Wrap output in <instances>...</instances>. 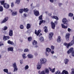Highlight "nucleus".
Masks as SVG:
<instances>
[{"label": "nucleus", "mask_w": 74, "mask_h": 74, "mask_svg": "<svg viewBox=\"0 0 74 74\" xmlns=\"http://www.w3.org/2000/svg\"><path fill=\"white\" fill-rule=\"evenodd\" d=\"M53 19H58V17L57 16H51Z\"/></svg>", "instance_id": "30"}, {"label": "nucleus", "mask_w": 74, "mask_h": 74, "mask_svg": "<svg viewBox=\"0 0 74 74\" xmlns=\"http://www.w3.org/2000/svg\"><path fill=\"white\" fill-rule=\"evenodd\" d=\"M35 34L37 36V30H35Z\"/></svg>", "instance_id": "50"}, {"label": "nucleus", "mask_w": 74, "mask_h": 74, "mask_svg": "<svg viewBox=\"0 0 74 74\" xmlns=\"http://www.w3.org/2000/svg\"><path fill=\"white\" fill-rule=\"evenodd\" d=\"M74 49L73 47L71 48L67 51V53L68 54L71 53L72 56L74 57Z\"/></svg>", "instance_id": "2"}, {"label": "nucleus", "mask_w": 74, "mask_h": 74, "mask_svg": "<svg viewBox=\"0 0 74 74\" xmlns=\"http://www.w3.org/2000/svg\"><path fill=\"white\" fill-rule=\"evenodd\" d=\"M35 56H37L38 54H37V52L35 53L34 54Z\"/></svg>", "instance_id": "54"}, {"label": "nucleus", "mask_w": 74, "mask_h": 74, "mask_svg": "<svg viewBox=\"0 0 74 74\" xmlns=\"http://www.w3.org/2000/svg\"><path fill=\"white\" fill-rule=\"evenodd\" d=\"M42 64L40 63H38V64H37V69L38 70H40L41 69V64Z\"/></svg>", "instance_id": "11"}, {"label": "nucleus", "mask_w": 74, "mask_h": 74, "mask_svg": "<svg viewBox=\"0 0 74 74\" xmlns=\"http://www.w3.org/2000/svg\"><path fill=\"white\" fill-rule=\"evenodd\" d=\"M23 11H24V10L23 9H20L19 11V12L20 13V14H21V13H22V12H23Z\"/></svg>", "instance_id": "31"}, {"label": "nucleus", "mask_w": 74, "mask_h": 74, "mask_svg": "<svg viewBox=\"0 0 74 74\" xmlns=\"http://www.w3.org/2000/svg\"><path fill=\"white\" fill-rule=\"evenodd\" d=\"M64 61L65 64H68V62H69V60L67 58H65L64 60Z\"/></svg>", "instance_id": "18"}, {"label": "nucleus", "mask_w": 74, "mask_h": 74, "mask_svg": "<svg viewBox=\"0 0 74 74\" xmlns=\"http://www.w3.org/2000/svg\"><path fill=\"white\" fill-rule=\"evenodd\" d=\"M10 39V37L9 36H3V40L4 41H6Z\"/></svg>", "instance_id": "7"}, {"label": "nucleus", "mask_w": 74, "mask_h": 74, "mask_svg": "<svg viewBox=\"0 0 74 74\" xmlns=\"http://www.w3.org/2000/svg\"><path fill=\"white\" fill-rule=\"evenodd\" d=\"M44 29H45L44 32L45 33L48 32V29H47V27L45 26L44 27Z\"/></svg>", "instance_id": "25"}, {"label": "nucleus", "mask_w": 74, "mask_h": 74, "mask_svg": "<svg viewBox=\"0 0 74 74\" xmlns=\"http://www.w3.org/2000/svg\"><path fill=\"white\" fill-rule=\"evenodd\" d=\"M23 60H20V63L21 64H22V63H23Z\"/></svg>", "instance_id": "47"}, {"label": "nucleus", "mask_w": 74, "mask_h": 74, "mask_svg": "<svg viewBox=\"0 0 74 74\" xmlns=\"http://www.w3.org/2000/svg\"><path fill=\"white\" fill-rule=\"evenodd\" d=\"M46 51L45 52V53L46 55L47 56V55H48V54H47V52H48V53L50 52V51H51V49L49 48H46Z\"/></svg>", "instance_id": "10"}, {"label": "nucleus", "mask_w": 74, "mask_h": 74, "mask_svg": "<svg viewBox=\"0 0 74 74\" xmlns=\"http://www.w3.org/2000/svg\"><path fill=\"white\" fill-rule=\"evenodd\" d=\"M57 41V42L59 43H60L62 41V38H61V37H60V36H59L58 37Z\"/></svg>", "instance_id": "13"}, {"label": "nucleus", "mask_w": 74, "mask_h": 74, "mask_svg": "<svg viewBox=\"0 0 74 74\" xmlns=\"http://www.w3.org/2000/svg\"><path fill=\"white\" fill-rule=\"evenodd\" d=\"M32 40V37H30L28 38V41H31Z\"/></svg>", "instance_id": "33"}, {"label": "nucleus", "mask_w": 74, "mask_h": 74, "mask_svg": "<svg viewBox=\"0 0 74 74\" xmlns=\"http://www.w3.org/2000/svg\"><path fill=\"white\" fill-rule=\"evenodd\" d=\"M8 20V19H4L1 22V23H5V22H6V21H7Z\"/></svg>", "instance_id": "27"}, {"label": "nucleus", "mask_w": 74, "mask_h": 74, "mask_svg": "<svg viewBox=\"0 0 74 74\" xmlns=\"http://www.w3.org/2000/svg\"><path fill=\"white\" fill-rule=\"evenodd\" d=\"M34 14L36 16H38V15H39L40 14V13H39V12H38V11H37L36 10H34Z\"/></svg>", "instance_id": "6"}, {"label": "nucleus", "mask_w": 74, "mask_h": 74, "mask_svg": "<svg viewBox=\"0 0 74 74\" xmlns=\"http://www.w3.org/2000/svg\"><path fill=\"white\" fill-rule=\"evenodd\" d=\"M42 15H41L39 17V19H42Z\"/></svg>", "instance_id": "49"}, {"label": "nucleus", "mask_w": 74, "mask_h": 74, "mask_svg": "<svg viewBox=\"0 0 74 74\" xmlns=\"http://www.w3.org/2000/svg\"><path fill=\"white\" fill-rule=\"evenodd\" d=\"M70 34L69 33L67 34L66 35L65 37L66 40L67 41H69V38H70Z\"/></svg>", "instance_id": "12"}, {"label": "nucleus", "mask_w": 74, "mask_h": 74, "mask_svg": "<svg viewBox=\"0 0 74 74\" xmlns=\"http://www.w3.org/2000/svg\"><path fill=\"white\" fill-rule=\"evenodd\" d=\"M44 22L43 20H42L41 21H40L39 23V25H41L42 23H43V22Z\"/></svg>", "instance_id": "42"}, {"label": "nucleus", "mask_w": 74, "mask_h": 74, "mask_svg": "<svg viewBox=\"0 0 74 74\" xmlns=\"http://www.w3.org/2000/svg\"><path fill=\"white\" fill-rule=\"evenodd\" d=\"M8 74H12L11 72H9L8 73Z\"/></svg>", "instance_id": "59"}, {"label": "nucleus", "mask_w": 74, "mask_h": 74, "mask_svg": "<svg viewBox=\"0 0 74 74\" xmlns=\"http://www.w3.org/2000/svg\"><path fill=\"white\" fill-rule=\"evenodd\" d=\"M32 5H33V3H32V4L31 5V6H32Z\"/></svg>", "instance_id": "62"}, {"label": "nucleus", "mask_w": 74, "mask_h": 74, "mask_svg": "<svg viewBox=\"0 0 74 74\" xmlns=\"http://www.w3.org/2000/svg\"><path fill=\"white\" fill-rule=\"evenodd\" d=\"M73 14L71 13H69L68 15L69 16H73Z\"/></svg>", "instance_id": "36"}, {"label": "nucleus", "mask_w": 74, "mask_h": 74, "mask_svg": "<svg viewBox=\"0 0 74 74\" xmlns=\"http://www.w3.org/2000/svg\"><path fill=\"white\" fill-rule=\"evenodd\" d=\"M45 73L48 74L49 73V70H48V69H45Z\"/></svg>", "instance_id": "29"}, {"label": "nucleus", "mask_w": 74, "mask_h": 74, "mask_svg": "<svg viewBox=\"0 0 74 74\" xmlns=\"http://www.w3.org/2000/svg\"><path fill=\"white\" fill-rule=\"evenodd\" d=\"M32 44L34 45H36L37 44V42L35 40L32 42Z\"/></svg>", "instance_id": "26"}, {"label": "nucleus", "mask_w": 74, "mask_h": 74, "mask_svg": "<svg viewBox=\"0 0 74 74\" xmlns=\"http://www.w3.org/2000/svg\"><path fill=\"white\" fill-rule=\"evenodd\" d=\"M11 6L12 7L14 6V3H11Z\"/></svg>", "instance_id": "52"}, {"label": "nucleus", "mask_w": 74, "mask_h": 74, "mask_svg": "<svg viewBox=\"0 0 74 74\" xmlns=\"http://www.w3.org/2000/svg\"><path fill=\"white\" fill-rule=\"evenodd\" d=\"M69 74V72L68 71H66V70H63L61 73V74Z\"/></svg>", "instance_id": "19"}, {"label": "nucleus", "mask_w": 74, "mask_h": 74, "mask_svg": "<svg viewBox=\"0 0 74 74\" xmlns=\"http://www.w3.org/2000/svg\"><path fill=\"white\" fill-rule=\"evenodd\" d=\"M40 39L41 42H42L44 41V37H40Z\"/></svg>", "instance_id": "28"}, {"label": "nucleus", "mask_w": 74, "mask_h": 74, "mask_svg": "<svg viewBox=\"0 0 74 74\" xmlns=\"http://www.w3.org/2000/svg\"><path fill=\"white\" fill-rule=\"evenodd\" d=\"M30 27H31V25H30V24L29 23L27 24L26 26V28L27 29H30Z\"/></svg>", "instance_id": "21"}, {"label": "nucleus", "mask_w": 74, "mask_h": 74, "mask_svg": "<svg viewBox=\"0 0 74 74\" xmlns=\"http://www.w3.org/2000/svg\"><path fill=\"white\" fill-rule=\"evenodd\" d=\"M29 66H28V65H26L25 67V69L27 70V69H29Z\"/></svg>", "instance_id": "43"}, {"label": "nucleus", "mask_w": 74, "mask_h": 74, "mask_svg": "<svg viewBox=\"0 0 74 74\" xmlns=\"http://www.w3.org/2000/svg\"><path fill=\"white\" fill-rule=\"evenodd\" d=\"M71 29L70 28H68V31L69 32H71Z\"/></svg>", "instance_id": "48"}, {"label": "nucleus", "mask_w": 74, "mask_h": 74, "mask_svg": "<svg viewBox=\"0 0 74 74\" xmlns=\"http://www.w3.org/2000/svg\"><path fill=\"white\" fill-rule=\"evenodd\" d=\"M3 45V44H0V47H1V46L2 45Z\"/></svg>", "instance_id": "56"}, {"label": "nucleus", "mask_w": 74, "mask_h": 74, "mask_svg": "<svg viewBox=\"0 0 74 74\" xmlns=\"http://www.w3.org/2000/svg\"><path fill=\"white\" fill-rule=\"evenodd\" d=\"M3 11V8L2 6H1L0 7V11Z\"/></svg>", "instance_id": "45"}, {"label": "nucleus", "mask_w": 74, "mask_h": 74, "mask_svg": "<svg viewBox=\"0 0 74 74\" xmlns=\"http://www.w3.org/2000/svg\"><path fill=\"white\" fill-rule=\"evenodd\" d=\"M51 28H52L53 29H55V28L56 27L55 24L53 23V22L51 21Z\"/></svg>", "instance_id": "8"}, {"label": "nucleus", "mask_w": 74, "mask_h": 74, "mask_svg": "<svg viewBox=\"0 0 74 74\" xmlns=\"http://www.w3.org/2000/svg\"><path fill=\"white\" fill-rule=\"evenodd\" d=\"M41 30H38V31L37 32V36H39V34H40V33H41Z\"/></svg>", "instance_id": "32"}, {"label": "nucleus", "mask_w": 74, "mask_h": 74, "mask_svg": "<svg viewBox=\"0 0 74 74\" xmlns=\"http://www.w3.org/2000/svg\"><path fill=\"white\" fill-rule=\"evenodd\" d=\"M40 71H38V73L39 74H40V73H40Z\"/></svg>", "instance_id": "58"}, {"label": "nucleus", "mask_w": 74, "mask_h": 74, "mask_svg": "<svg viewBox=\"0 0 74 74\" xmlns=\"http://www.w3.org/2000/svg\"><path fill=\"white\" fill-rule=\"evenodd\" d=\"M5 1H1V5H3V7L5 8H6L7 9L9 7H10V5H9L5 3Z\"/></svg>", "instance_id": "3"}, {"label": "nucleus", "mask_w": 74, "mask_h": 74, "mask_svg": "<svg viewBox=\"0 0 74 74\" xmlns=\"http://www.w3.org/2000/svg\"><path fill=\"white\" fill-rule=\"evenodd\" d=\"M72 72H71V74H74V69L72 68L71 69Z\"/></svg>", "instance_id": "35"}, {"label": "nucleus", "mask_w": 74, "mask_h": 74, "mask_svg": "<svg viewBox=\"0 0 74 74\" xmlns=\"http://www.w3.org/2000/svg\"><path fill=\"white\" fill-rule=\"evenodd\" d=\"M24 11L25 12H26L27 11H28V9L27 8H24Z\"/></svg>", "instance_id": "38"}, {"label": "nucleus", "mask_w": 74, "mask_h": 74, "mask_svg": "<svg viewBox=\"0 0 74 74\" xmlns=\"http://www.w3.org/2000/svg\"><path fill=\"white\" fill-rule=\"evenodd\" d=\"M40 62L41 64H44L47 62V59L45 58H41L40 60Z\"/></svg>", "instance_id": "4"}, {"label": "nucleus", "mask_w": 74, "mask_h": 74, "mask_svg": "<svg viewBox=\"0 0 74 74\" xmlns=\"http://www.w3.org/2000/svg\"><path fill=\"white\" fill-rule=\"evenodd\" d=\"M16 3L17 4H19L20 3V0H16Z\"/></svg>", "instance_id": "40"}, {"label": "nucleus", "mask_w": 74, "mask_h": 74, "mask_svg": "<svg viewBox=\"0 0 74 74\" xmlns=\"http://www.w3.org/2000/svg\"><path fill=\"white\" fill-rule=\"evenodd\" d=\"M37 45H36L35 46V47H36V48H37Z\"/></svg>", "instance_id": "63"}, {"label": "nucleus", "mask_w": 74, "mask_h": 74, "mask_svg": "<svg viewBox=\"0 0 74 74\" xmlns=\"http://www.w3.org/2000/svg\"><path fill=\"white\" fill-rule=\"evenodd\" d=\"M9 34L10 36H13V31L12 30H10L9 32Z\"/></svg>", "instance_id": "14"}, {"label": "nucleus", "mask_w": 74, "mask_h": 74, "mask_svg": "<svg viewBox=\"0 0 74 74\" xmlns=\"http://www.w3.org/2000/svg\"><path fill=\"white\" fill-rule=\"evenodd\" d=\"M27 57L28 58H30V59H32L33 58V56L32 54H28L27 55Z\"/></svg>", "instance_id": "22"}, {"label": "nucleus", "mask_w": 74, "mask_h": 74, "mask_svg": "<svg viewBox=\"0 0 74 74\" xmlns=\"http://www.w3.org/2000/svg\"><path fill=\"white\" fill-rule=\"evenodd\" d=\"M3 71L5 73H8V71L7 69H4L3 70Z\"/></svg>", "instance_id": "34"}, {"label": "nucleus", "mask_w": 74, "mask_h": 74, "mask_svg": "<svg viewBox=\"0 0 74 74\" xmlns=\"http://www.w3.org/2000/svg\"><path fill=\"white\" fill-rule=\"evenodd\" d=\"M51 48L52 50H54V49H55V46H51Z\"/></svg>", "instance_id": "44"}, {"label": "nucleus", "mask_w": 74, "mask_h": 74, "mask_svg": "<svg viewBox=\"0 0 74 74\" xmlns=\"http://www.w3.org/2000/svg\"><path fill=\"white\" fill-rule=\"evenodd\" d=\"M49 70H50V71H51L52 73H55V68H54L53 69H52L51 68V67H49Z\"/></svg>", "instance_id": "16"}, {"label": "nucleus", "mask_w": 74, "mask_h": 74, "mask_svg": "<svg viewBox=\"0 0 74 74\" xmlns=\"http://www.w3.org/2000/svg\"><path fill=\"white\" fill-rule=\"evenodd\" d=\"M24 52H29V50L28 49H25L24 51Z\"/></svg>", "instance_id": "41"}, {"label": "nucleus", "mask_w": 74, "mask_h": 74, "mask_svg": "<svg viewBox=\"0 0 74 74\" xmlns=\"http://www.w3.org/2000/svg\"><path fill=\"white\" fill-rule=\"evenodd\" d=\"M47 12H45L46 14H47Z\"/></svg>", "instance_id": "64"}, {"label": "nucleus", "mask_w": 74, "mask_h": 74, "mask_svg": "<svg viewBox=\"0 0 74 74\" xmlns=\"http://www.w3.org/2000/svg\"><path fill=\"white\" fill-rule=\"evenodd\" d=\"M25 56H26V54H22V56L23 59H25V58H26Z\"/></svg>", "instance_id": "39"}, {"label": "nucleus", "mask_w": 74, "mask_h": 74, "mask_svg": "<svg viewBox=\"0 0 74 74\" xmlns=\"http://www.w3.org/2000/svg\"><path fill=\"white\" fill-rule=\"evenodd\" d=\"M13 66L14 68L13 71L14 72L18 70V68H17V66H16V63H14V64H13Z\"/></svg>", "instance_id": "5"}, {"label": "nucleus", "mask_w": 74, "mask_h": 74, "mask_svg": "<svg viewBox=\"0 0 74 74\" xmlns=\"http://www.w3.org/2000/svg\"><path fill=\"white\" fill-rule=\"evenodd\" d=\"M8 43L9 44H10V45H14V43L13 41H11L10 40H8Z\"/></svg>", "instance_id": "17"}, {"label": "nucleus", "mask_w": 74, "mask_h": 74, "mask_svg": "<svg viewBox=\"0 0 74 74\" xmlns=\"http://www.w3.org/2000/svg\"><path fill=\"white\" fill-rule=\"evenodd\" d=\"M58 5L60 7L62 5V4L61 3H58Z\"/></svg>", "instance_id": "51"}, {"label": "nucleus", "mask_w": 74, "mask_h": 74, "mask_svg": "<svg viewBox=\"0 0 74 74\" xmlns=\"http://www.w3.org/2000/svg\"><path fill=\"white\" fill-rule=\"evenodd\" d=\"M8 51H11V52H12L13 51H14V47H11L8 48Z\"/></svg>", "instance_id": "15"}, {"label": "nucleus", "mask_w": 74, "mask_h": 74, "mask_svg": "<svg viewBox=\"0 0 74 74\" xmlns=\"http://www.w3.org/2000/svg\"><path fill=\"white\" fill-rule=\"evenodd\" d=\"M24 16H26V14H24Z\"/></svg>", "instance_id": "57"}, {"label": "nucleus", "mask_w": 74, "mask_h": 74, "mask_svg": "<svg viewBox=\"0 0 74 74\" xmlns=\"http://www.w3.org/2000/svg\"><path fill=\"white\" fill-rule=\"evenodd\" d=\"M10 11H11V12H12V11H13L12 10H10Z\"/></svg>", "instance_id": "61"}, {"label": "nucleus", "mask_w": 74, "mask_h": 74, "mask_svg": "<svg viewBox=\"0 0 74 74\" xmlns=\"http://www.w3.org/2000/svg\"><path fill=\"white\" fill-rule=\"evenodd\" d=\"M23 25H21L20 26V28L21 29H23Z\"/></svg>", "instance_id": "46"}, {"label": "nucleus", "mask_w": 74, "mask_h": 74, "mask_svg": "<svg viewBox=\"0 0 74 74\" xmlns=\"http://www.w3.org/2000/svg\"><path fill=\"white\" fill-rule=\"evenodd\" d=\"M8 17H6L5 18V19H8Z\"/></svg>", "instance_id": "60"}, {"label": "nucleus", "mask_w": 74, "mask_h": 74, "mask_svg": "<svg viewBox=\"0 0 74 74\" xmlns=\"http://www.w3.org/2000/svg\"><path fill=\"white\" fill-rule=\"evenodd\" d=\"M53 36V32H50L49 33V38L50 40H51L52 38V37Z\"/></svg>", "instance_id": "9"}, {"label": "nucleus", "mask_w": 74, "mask_h": 74, "mask_svg": "<svg viewBox=\"0 0 74 74\" xmlns=\"http://www.w3.org/2000/svg\"><path fill=\"white\" fill-rule=\"evenodd\" d=\"M17 15V12H12V16H15Z\"/></svg>", "instance_id": "24"}, {"label": "nucleus", "mask_w": 74, "mask_h": 74, "mask_svg": "<svg viewBox=\"0 0 74 74\" xmlns=\"http://www.w3.org/2000/svg\"><path fill=\"white\" fill-rule=\"evenodd\" d=\"M51 52L52 54H53V53H54V51H53V50L51 51Z\"/></svg>", "instance_id": "53"}, {"label": "nucleus", "mask_w": 74, "mask_h": 74, "mask_svg": "<svg viewBox=\"0 0 74 74\" xmlns=\"http://www.w3.org/2000/svg\"><path fill=\"white\" fill-rule=\"evenodd\" d=\"M8 29V27L6 26H5L4 27V28L3 29V30H6Z\"/></svg>", "instance_id": "37"}, {"label": "nucleus", "mask_w": 74, "mask_h": 74, "mask_svg": "<svg viewBox=\"0 0 74 74\" xmlns=\"http://www.w3.org/2000/svg\"><path fill=\"white\" fill-rule=\"evenodd\" d=\"M61 26L62 27V28H63V29H67V28L68 27L67 26H65L63 24H61Z\"/></svg>", "instance_id": "23"}, {"label": "nucleus", "mask_w": 74, "mask_h": 74, "mask_svg": "<svg viewBox=\"0 0 74 74\" xmlns=\"http://www.w3.org/2000/svg\"><path fill=\"white\" fill-rule=\"evenodd\" d=\"M67 21V20L66 19H63L62 20V23L64 24H66Z\"/></svg>", "instance_id": "20"}, {"label": "nucleus", "mask_w": 74, "mask_h": 74, "mask_svg": "<svg viewBox=\"0 0 74 74\" xmlns=\"http://www.w3.org/2000/svg\"><path fill=\"white\" fill-rule=\"evenodd\" d=\"M74 45V36H73V39L71 41V42L67 43L66 42H64V45L66 46V48L69 49V47L70 46H72Z\"/></svg>", "instance_id": "1"}, {"label": "nucleus", "mask_w": 74, "mask_h": 74, "mask_svg": "<svg viewBox=\"0 0 74 74\" xmlns=\"http://www.w3.org/2000/svg\"><path fill=\"white\" fill-rule=\"evenodd\" d=\"M49 16H51L52 15V14L51 13H49Z\"/></svg>", "instance_id": "55"}]
</instances>
